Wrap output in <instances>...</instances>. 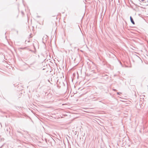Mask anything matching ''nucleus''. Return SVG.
<instances>
[{"label":"nucleus","mask_w":148,"mask_h":148,"mask_svg":"<svg viewBox=\"0 0 148 148\" xmlns=\"http://www.w3.org/2000/svg\"><path fill=\"white\" fill-rule=\"evenodd\" d=\"M130 19L131 21V22L132 23V24H134V21L133 20L131 16L130 17Z\"/></svg>","instance_id":"f257e3e1"}]
</instances>
